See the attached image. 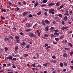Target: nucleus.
I'll return each instance as SVG.
<instances>
[{
  "instance_id": "nucleus-32",
  "label": "nucleus",
  "mask_w": 73,
  "mask_h": 73,
  "mask_svg": "<svg viewBox=\"0 0 73 73\" xmlns=\"http://www.w3.org/2000/svg\"><path fill=\"white\" fill-rule=\"evenodd\" d=\"M64 38V36H61L60 37V39H62V38Z\"/></svg>"
},
{
  "instance_id": "nucleus-14",
  "label": "nucleus",
  "mask_w": 73,
  "mask_h": 73,
  "mask_svg": "<svg viewBox=\"0 0 73 73\" xmlns=\"http://www.w3.org/2000/svg\"><path fill=\"white\" fill-rule=\"evenodd\" d=\"M21 45H22V46H24L25 45V42H21Z\"/></svg>"
},
{
  "instance_id": "nucleus-20",
  "label": "nucleus",
  "mask_w": 73,
  "mask_h": 73,
  "mask_svg": "<svg viewBox=\"0 0 73 73\" xmlns=\"http://www.w3.org/2000/svg\"><path fill=\"white\" fill-rule=\"evenodd\" d=\"M42 24L44 25H45L46 22L44 21V20H42Z\"/></svg>"
},
{
  "instance_id": "nucleus-55",
  "label": "nucleus",
  "mask_w": 73,
  "mask_h": 73,
  "mask_svg": "<svg viewBox=\"0 0 73 73\" xmlns=\"http://www.w3.org/2000/svg\"><path fill=\"white\" fill-rule=\"evenodd\" d=\"M36 54L37 55V57L38 58V57H39V55H38V53H36Z\"/></svg>"
},
{
  "instance_id": "nucleus-15",
  "label": "nucleus",
  "mask_w": 73,
  "mask_h": 73,
  "mask_svg": "<svg viewBox=\"0 0 73 73\" xmlns=\"http://www.w3.org/2000/svg\"><path fill=\"white\" fill-rule=\"evenodd\" d=\"M45 22H46V24H50L49 23V21L48 19H46L45 20Z\"/></svg>"
},
{
  "instance_id": "nucleus-4",
  "label": "nucleus",
  "mask_w": 73,
  "mask_h": 73,
  "mask_svg": "<svg viewBox=\"0 0 73 73\" xmlns=\"http://www.w3.org/2000/svg\"><path fill=\"white\" fill-rule=\"evenodd\" d=\"M26 27H31V24L29 23H27L26 24Z\"/></svg>"
},
{
  "instance_id": "nucleus-43",
  "label": "nucleus",
  "mask_w": 73,
  "mask_h": 73,
  "mask_svg": "<svg viewBox=\"0 0 73 73\" xmlns=\"http://www.w3.org/2000/svg\"><path fill=\"white\" fill-rule=\"evenodd\" d=\"M7 65L11 66V63H8L7 64Z\"/></svg>"
},
{
  "instance_id": "nucleus-60",
  "label": "nucleus",
  "mask_w": 73,
  "mask_h": 73,
  "mask_svg": "<svg viewBox=\"0 0 73 73\" xmlns=\"http://www.w3.org/2000/svg\"><path fill=\"white\" fill-rule=\"evenodd\" d=\"M45 29H46V31H47L48 30V27H46L45 28Z\"/></svg>"
},
{
  "instance_id": "nucleus-47",
  "label": "nucleus",
  "mask_w": 73,
  "mask_h": 73,
  "mask_svg": "<svg viewBox=\"0 0 73 73\" xmlns=\"http://www.w3.org/2000/svg\"><path fill=\"white\" fill-rule=\"evenodd\" d=\"M37 66V67H38V68H41V66L40 65H39L38 66Z\"/></svg>"
},
{
  "instance_id": "nucleus-64",
  "label": "nucleus",
  "mask_w": 73,
  "mask_h": 73,
  "mask_svg": "<svg viewBox=\"0 0 73 73\" xmlns=\"http://www.w3.org/2000/svg\"><path fill=\"white\" fill-rule=\"evenodd\" d=\"M56 73V70H54L53 71L52 73Z\"/></svg>"
},
{
  "instance_id": "nucleus-23",
  "label": "nucleus",
  "mask_w": 73,
  "mask_h": 73,
  "mask_svg": "<svg viewBox=\"0 0 73 73\" xmlns=\"http://www.w3.org/2000/svg\"><path fill=\"white\" fill-rule=\"evenodd\" d=\"M56 6H59L60 5V2H57L56 4Z\"/></svg>"
},
{
  "instance_id": "nucleus-18",
  "label": "nucleus",
  "mask_w": 73,
  "mask_h": 73,
  "mask_svg": "<svg viewBox=\"0 0 73 73\" xmlns=\"http://www.w3.org/2000/svg\"><path fill=\"white\" fill-rule=\"evenodd\" d=\"M54 35H56L57 36H59V33L57 32H55L54 33Z\"/></svg>"
},
{
  "instance_id": "nucleus-27",
  "label": "nucleus",
  "mask_w": 73,
  "mask_h": 73,
  "mask_svg": "<svg viewBox=\"0 0 73 73\" xmlns=\"http://www.w3.org/2000/svg\"><path fill=\"white\" fill-rule=\"evenodd\" d=\"M9 38H11V39H12V40H13V37L9 35Z\"/></svg>"
},
{
  "instance_id": "nucleus-7",
  "label": "nucleus",
  "mask_w": 73,
  "mask_h": 73,
  "mask_svg": "<svg viewBox=\"0 0 73 73\" xmlns=\"http://www.w3.org/2000/svg\"><path fill=\"white\" fill-rule=\"evenodd\" d=\"M5 41H8V42H9L10 40H9V38H8L7 37H6L4 38Z\"/></svg>"
},
{
  "instance_id": "nucleus-45",
  "label": "nucleus",
  "mask_w": 73,
  "mask_h": 73,
  "mask_svg": "<svg viewBox=\"0 0 73 73\" xmlns=\"http://www.w3.org/2000/svg\"><path fill=\"white\" fill-rule=\"evenodd\" d=\"M64 18L65 20H68V18H67V17L66 16H65Z\"/></svg>"
},
{
  "instance_id": "nucleus-63",
  "label": "nucleus",
  "mask_w": 73,
  "mask_h": 73,
  "mask_svg": "<svg viewBox=\"0 0 73 73\" xmlns=\"http://www.w3.org/2000/svg\"><path fill=\"white\" fill-rule=\"evenodd\" d=\"M7 73H13V71L9 72H8Z\"/></svg>"
},
{
  "instance_id": "nucleus-52",
  "label": "nucleus",
  "mask_w": 73,
  "mask_h": 73,
  "mask_svg": "<svg viewBox=\"0 0 73 73\" xmlns=\"http://www.w3.org/2000/svg\"><path fill=\"white\" fill-rule=\"evenodd\" d=\"M16 41H17V43H20V42L19 41V40H16Z\"/></svg>"
},
{
  "instance_id": "nucleus-17",
  "label": "nucleus",
  "mask_w": 73,
  "mask_h": 73,
  "mask_svg": "<svg viewBox=\"0 0 73 73\" xmlns=\"http://www.w3.org/2000/svg\"><path fill=\"white\" fill-rule=\"evenodd\" d=\"M19 10L20 8L18 7H17L15 9V11H19Z\"/></svg>"
},
{
  "instance_id": "nucleus-22",
  "label": "nucleus",
  "mask_w": 73,
  "mask_h": 73,
  "mask_svg": "<svg viewBox=\"0 0 73 73\" xmlns=\"http://www.w3.org/2000/svg\"><path fill=\"white\" fill-rule=\"evenodd\" d=\"M29 56V55L28 54H25L23 55V57H28Z\"/></svg>"
},
{
  "instance_id": "nucleus-10",
  "label": "nucleus",
  "mask_w": 73,
  "mask_h": 73,
  "mask_svg": "<svg viewBox=\"0 0 73 73\" xmlns=\"http://www.w3.org/2000/svg\"><path fill=\"white\" fill-rule=\"evenodd\" d=\"M68 28V27H63L61 28V29L62 30H64V29H66Z\"/></svg>"
},
{
  "instance_id": "nucleus-48",
  "label": "nucleus",
  "mask_w": 73,
  "mask_h": 73,
  "mask_svg": "<svg viewBox=\"0 0 73 73\" xmlns=\"http://www.w3.org/2000/svg\"><path fill=\"white\" fill-rule=\"evenodd\" d=\"M30 47V46L29 45H27L26 46V48H29Z\"/></svg>"
},
{
  "instance_id": "nucleus-51",
  "label": "nucleus",
  "mask_w": 73,
  "mask_h": 73,
  "mask_svg": "<svg viewBox=\"0 0 73 73\" xmlns=\"http://www.w3.org/2000/svg\"><path fill=\"white\" fill-rule=\"evenodd\" d=\"M73 54V52L72 51V52H71L70 54V55H72V54Z\"/></svg>"
},
{
  "instance_id": "nucleus-35",
  "label": "nucleus",
  "mask_w": 73,
  "mask_h": 73,
  "mask_svg": "<svg viewBox=\"0 0 73 73\" xmlns=\"http://www.w3.org/2000/svg\"><path fill=\"white\" fill-rule=\"evenodd\" d=\"M68 45L70 46V47H72L73 46V45H72V44H71V43H69Z\"/></svg>"
},
{
  "instance_id": "nucleus-29",
  "label": "nucleus",
  "mask_w": 73,
  "mask_h": 73,
  "mask_svg": "<svg viewBox=\"0 0 73 73\" xmlns=\"http://www.w3.org/2000/svg\"><path fill=\"white\" fill-rule=\"evenodd\" d=\"M5 52H7V51H8V48H7V47H5Z\"/></svg>"
},
{
  "instance_id": "nucleus-44",
  "label": "nucleus",
  "mask_w": 73,
  "mask_h": 73,
  "mask_svg": "<svg viewBox=\"0 0 73 73\" xmlns=\"http://www.w3.org/2000/svg\"><path fill=\"white\" fill-rule=\"evenodd\" d=\"M12 61H14V60H15V61H16L17 59H16V58H14L12 59Z\"/></svg>"
},
{
  "instance_id": "nucleus-31",
  "label": "nucleus",
  "mask_w": 73,
  "mask_h": 73,
  "mask_svg": "<svg viewBox=\"0 0 73 73\" xmlns=\"http://www.w3.org/2000/svg\"><path fill=\"white\" fill-rule=\"evenodd\" d=\"M35 65H36V63H34L32 65L33 67H36V66H35Z\"/></svg>"
},
{
  "instance_id": "nucleus-2",
  "label": "nucleus",
  "mask_w": 73,
  "mask_h": 73,
  "mask_svg": "<svg viewBox=\"0 0 73 73\" xmlns=\"http://www.w3.org/2000/svg\"><path fill=\"white\" fill-rule=\"evenodd\" d=\"M29 36L31 37H36V35L35 34L32 33H30L29 34Z\"/></svg>"
},
{
  "instance_id": "nucleus-21",
  "label": "nucleus",
  "mask_w": 73,
  "mask_h": 73,
  "mask_svg": "<svg viewBox=\"0 0 73 73\" xmlns=\"http://www.w3.org/2000/svg\"><path fill=\"white\" fill-rule=\"evenodd\" d=\"M42 65L43 66H48V63L43 64Z\"/></svg>"
},
{
  "instance_id": "nucleus-41",
  "label": "nucleus",
  "mask_w": 73,
  "mask_h": 73,
  "mask_svg": "<svg viewBox=\"0 0 73 73\" xmlns=\"http://www.w3.org/2000/svg\"><path fill=\"white\" fill-rule=\"evenodd\" d=\"M51 48L50 46H48L47 47H46V49H49V48Z\"/></svg>"
},
{
  "instance_id": "nucleus-25",
  "label": "nucleus",
  "mask_w": 73,
  "mask_h": 73,
  "mask_svg": "<svg viewBox=\"0 0 73 73\" xmlns=\"http://www.w3.org/2000/svg\"><path fill=\"white\" fill-rule=\"evenodd\" d=\"M64 66H68V64L66 63V62H64Z\"/></svg>"
},
{
  "instance_id": "nucleus-11",
  "label": "nucleus",
  "mask_w": 73,
  "mask_h": 73,
  "mask_svg": "<svg viewBox=\"0 0 73 73\" xmlns=\"http://www.w3.org/2000/svg\"><path fill=\"white\" fill-rule=\"evenodd\" d=\"M63 56L64 57L66 58L68 57V54L66 53H64L63 54Z\"/></svg>"
},
{
  "instance_id": "nucleus-40",
  "label": "nucleus",
  "mask_w": 73,
  "mask_h": 73,
  "mask_svg": "<svg viewBox=\"0 0 73 73\" xmlns=\"http://www.w3.org/2000/svg\"><path fill=\"white\" fill-rule=\"evenodd\" d=\"M41 12H39L38 13H37V14L38 15V16H39V15H41Z\"/></svg>"
},
{
  "instance_id": "nucleus-39",
  "label": "nucleus",
  "mask_w": 73,
  "mask_h": 73,
  "mask_svg": "<svg viewBox=\"0 0 73 73\" xmlns=\"http://www.w3.org/2000/svg\"><path fill=\"white\" fill-rule=\"evenodd\" d=\"M52 58L55 59L56 58V57L54 55L52 56Z\"/></svg>"
},
{
  "instance_id": "nucleus-54",
  "label": "nucleus",
  "mask_w": 73,
  "mask_h": 73,
  "mask_svg": "<svg viewBox=\"0 0 73 73\" xmlns=\"http://www.w3.org/2000/svg\"><path fill=\"white\" fill-rule=\"evenodd\" d=\"M53 44H57V42L54 41L53 42Z\"/></svg>"
},
{
  "instance_id": "nucleus-24",
  "label": "nucleus",
  "mask_w": 73,
  "mask_h": 73,
  "mask_svg": "<svg viewBox=\"0 0 73 73\" xmlns=\"http://www.w3.org/2000/svg\"><path fill=\"white\" fill-rule=\"evenodd\" d=\"M44 37H48V35L47 34H44Z\"/></svg>"
},
{
  "instance_id": "nucleus-50",
  "label": "nucleus",
  "mask_w": 73,
  "mask_h": 73,
  "mask_svg": "<svg viewBox=\"0 0 73 73\" xmlns=\"http://www.w3.org/2000/svg\"><path fill=\"white\" fill-rule=\"evenodd\" d=\"M12 67L13 68H14V69H15V68H16V66L15 65L13 66Z\"/></svg>"
},
{
  "instance_id": "nucleus-42",
  "label": "nucleus",
  "mask_w": 73,
  "mask_h": 73,
  "mask_svg": "<svg viewBox=\"0 0 73 73\" xmlns=\"http://www.w3.org/2000/svg\"><path fill=\"white\" fill-rule=\"evenodd\" d=\"M56 61H57L56 60H52V62H53V63H55Z\"/></svg>"
},
{
  "instance_id": "nucleus-12",
  "label": "nucleus",
  "mask_w": 73,
  "mask_h": 73,
  "mask_svg": "<svg viewBox=\"0 0 73 73\" xmlns=\"http://www.w3.org/2000/svg\"><path fill=\"white\" fill-rule=\"evenodd\" d=\"M15 40H19V38H20V37H19V36H15Z\"/></svg>"
},
{
  "instance_id": "nucleus-53",
  "label": "nucleus",
  "mask_w": 73,
  "mask_h": 73,
  "mask_svg": "<svg viewBox=\"0 0 73 73\" xmlns=\"http://www.w3.org/2000/svg\"><path fill=\"white\" fill-rule=\"evenodd\" d=\"M48 46V44H47V43H46L44 45V46L45 47H46V46Z\"/></svg>"
},
{
  "instance_id": "nucleus-1",
  "label": "nucleus",
  "mask_w": 73,
  "mask_h": 73,
  "mask_svg": "<svg viewBox=\"0 0 73 73\" xmlns=\"http://www.w3.org/2000/svg\"><path fill=\"white\" fill-rule=\"evenodd\" d=\"M49 13H52V15H54V9H50L49 10Z\"/></svg>"
},
{
  "instance_id": "nucleus-57",
  "label": "nucleus",
  "mask_w": 73,
  "mask_h": 73,
  "mask_svg": "<svg viewBox=\"0 0 73 73\" xmlns=\"http://www.w3.org/2000/svg\"><path fill=\"white\" fill-rule=\"evenodd\" d=\"M65 50H69V49L68 48H64Z\"/></svg>"
},
{
  "instance_id": "nucleus-5",
  "label": "nucleus",
  "mask_w": 73,
  "mask_h": 73,
  "mask_svg": "<svg viewBox=\"0 0 73 73\" xmlns=\"http://www.w3.org/2000/svg\"><path fill=\"white\" fill-rule=\"evenodd\" d=\"M9 57H6V58H7V59H10V60H11L13 58V56L11 55H9Z\"/></svg>"
},
{
  "instance_id": "nucleus-33",
  "label": "nucleus",
  "mask_w": 73,
  "mask_h": 73,
  "mask_svg": "<svg viewBox=\"0 0 73 73\" xmlns=\"http://www.w3.org/2000/svg\"><path fill=\"white\" fill-rule=\"evenodd\" d=\"M55 40L56 41H59V39L58 38H55Z\"/></svg>"
},
{
  "instance_id": "nucleus-16",
  "label": "nucleus",
  "mask_w": 73,
  "mask_h": 73,
  "mask_svg": "<svg viewBox=\"0 0 73 73\" xmlns=\"http://www.w3.org/2000/svg\"><path fill=\"white\" fill-rule=\"evenodd\" d=\"M18 48H19V46H15V51H16V50H17Z\"/></svg>"
},
{
  "instance_id": "nucleus-30",
  "label": "nucleus",
  "mask_w": 73,
  "mask_h": 73,
  "mask_svg": "<svg viewBox=\"0 0 73 73\" xmlns=\"http://www.w3.org/2000/svg\"><path fill=\"white\" fill-rule=\"evenodd\" d=\"M8 3L9 5H10V6L12 5V3H11V2L10 1H9Z\"/></svg>"
},
{
  "instance_id": "nucleus-34",
  "label": "nucleus",
  "mask_w": 73,
  "mask_h": 73,
  "mask_svg": "<svg viewBox=\"0 0 73 73\" xmlns=\"http://www.w3.org/2000/svg\"><path fill=\"white\" fill-rule=\"evenodd\" d=\"M62 15L61 14H60L58 15V16H59V17H62Z\"/></svg>"
},
{
  "instance_id": "nucleus-9",
  "label": "nucleus",
  "mask_w": 73,
  "mask_h": 73,
  "mask_svg": "<svg viewBox=\"0 0 73 73\" xmlns=\"http://www.w3.org/2000/svg\"><path fill=\"white\" fill-rule=\"evenodd\" d=\"M63 44H65L66 42H67V40H63L62 42Z\"/></svg>"
},
{
  "instance_id": "nucleus-36",
  "label": "nucleus",
  "mask_w": 73,
  "mask_h": 73,
  "mask_svg": "<svg viewBox=\"0 0 73 73\" xmlns=\"http://www.w3.org/2000/svg\"><path fill=\"white\" fill-rule=\"evenodd\" d=\"M28 16L29 17H33V15L32 14H30Z\"/></svg>"
},
{
  "instance_id": "nucleus-26",
  "label": "nucleus",
  "mask_w": 73,
  "mask_h": 73,
  "mask_svg": "<svg viewBox=\"0 0 73 73\" xmlns=\"http://www.w3.org/2000/svg\"><path fill=\"white\" fill-rule=\"evenodd\" d=\"M47 1H48L47 0H43L42 1V2L43 3H46Z\"/></svg>"
},
{
  "instance_id": "nucleus-46",
  "label": "nucleus",
  "mask_w": 73,
  "mask_h": 73,
  "mask_svg": "<svg viewBox=\"0 0 73 73\" xmlns=\"http://www.w3.org/2000/svg\"><path fill=\"white\" fill-rule=\"evenodd\" d=\"M26 32H29V31H31V29H27L25 30Z\"/></svg>"
},
{
  "instance_id": "nucleus-13",
  "label": "nucleus",
  "mask_w": 73,
  "mask_h": 73,
  "mask_svg": "<svg viewBox=\"0 0 73 73\" xmlns=\"http://www.w3.org/2000/svg\"><path fill=\"white\" fill-rule=\"evenodd\" d=\"M35 7H36L38 5V2H35L34 3Z\"/></svg>"
},
{
  "instance_id": "nucleus-62",
  "label": "nucleus",
  "mask_w": 73,
  "mask_h": 73,
  "mask_svg": "<svg viewBox=\"0 0 73 73\" xmlns=\"http://www.w3.org/2000/svg\"><path fill=\"white\" fill-rule=\"evenodd\" d=\"M51 37H53L54 36V35H53V34H51Z\"/></svg>"
},
{
  "instance_id": "nucleus-28",
  "label": "nucleus",
  "mask_w": 73,
  "mask_h": 73,
  "mask_svg": "<svg viewBox=\"0 0 73 73\" xmlns=\"http://www.w3.org/2000/svg\"><path fill=\"white\" fill-rule=\"evenodd\" d=\"M40 6L44 7H45L46 6V4H44L43 5H40Z\"/></svg>"
},
{
  "instance_id": "nucleus-59",
  "label": "nucleus",
  "mask_w": 73,
  "mask_h": 73,
  "mask_svg": "<svg viewBox=\"0 0 73 73\" xmlns=\"http://www.w3.org/2000/svg\"><path fill=\"white\" fill-rule=\"evenodd\" d=\"M70 15H71L72 13H73V11H71L70 12Z\"/></svg>"
},
{
  "instance_id": "nucleus-37",
  "label": "nucleus",
  "mask_w": 73,
  "mask_h": 73,
  "mask_svg": "<svg viewBox=\"0 0 73 73\" xmlns=\"http://www.w3.org/2000/svg\"><path fill=\"white\" fill-rule=\"evenodd\" d=\"M20 34L21 35H22V36H24V33L22 32H21L20 33Z\"/></svg>"
},
{
  "instance_id": "nucleus-61",
  "label": "nucleus",
  "mask_w": 73,
  "mask_h": 73,
  "mask_svg": "<svg viewBox=\"0 0 73 73\" xmlns=\"http://www.w3.org/2000/svg\"><path fill=\"white\" fill-rule=\"evenodd\" d=\"M54 29V28L53 27H52L50 28V29L53 30V29Z\"/></svg>"
},
{
  "instance_id": "nucleus-3",
  "label": "nucleus",
  "mask_w": 73,
  "mask_h": 73,
  "mask_svg": "<svg viewBox=\"0 0 73 73\" xmlns=\"http://www.w3.org/2000/svg\"><path fill=\"white\" fill-rule=\"evenodd\" d=\"M28 12L27 11L23 13L22 15L23 16H27L28 15Z\"/></svg>"
},
{
  "instance_id": "nucleus-49",
  "label": "nucleus",
  "mask_w": 73,
  "mask_h": 73,
  "mask_svg": "<svg viewBox=\"0 0 73 73\" xmlns=\"http://www.w3.org/2000/svg\"><path fill=\"white\" fill-rule=\"evenodd\" d=\"M1 18L2 19H3V20H5V18H4L2 16L1 17Z\"/></svg>"
},
{
  "instance_id": "nucleus-58",
  "label": "nucleus",
  "mask_w": 73,
  "mask_h": 73,
  "mask_svg": "<svg viewBox=\"0 0 73 73\" xmlns=\"http://www.w3.org/2000/svg\"><path fill=\"white\" fill-rule=\"evenodd\" d=\"M63 6L62 5H61L60 7V9H61L63 7Z\"/></svg>"
},
{
  "instance_id": "nucleus-6",
  "label": "nucleus",
  "mask_w": 73,
  "mask_h": 73,
  "mask_svg": "<svg viewBox=\"0 0 73 73\" xmlns=\"http://www.w3.org/2000/svg\"><path fill=\"white\" fill-rule=\"evenodd\" d=\"M36 33L38 34V36H39V37H40V36H41V34L40 33V31H38V30H37L36 31Z\"/></svg>"
},
{
  "instance_id": "nucleus-19",
  "label": "nucleus",
  "mask_w": 73,
  "mask_h": 73,
  "mask_svg": "<svg viewBox=\"0 0 73 73\" xmlns=\"http://www.w3.org/2000/svg\"><path fill=\"white\" fill-rule=\"evenodd\" d=\"M60 67H63V66L64 65V64L62 62H60Z\"/></svg>"
},
{
  "instance_id": "nucleus-38",
  "label": "nucleus",
  "mask_w": 73,
  "mask_h": 73,
  "mask_svg": "<svg viewBox=\"0 0 73 73\" xmlns=\"http://www.w3.org/2000/svg\"><path fill=\"white\" fill-rule=\"evenodd\" d=\"M66 13H68V9H66L65 10Z\"/></svg>"
},
{
  "instance_id": "nucleus-56",
  "label": "nucleus",
  "mask_w": 73,
  "mask_h": 73,
  "mask_svg": "<svg viewBox=\"0 0 73 73\" xmlns=\"http://www.w3.org/2000/svg\"><path fill=\"white\" fill-rule=\"evenodd\" d=\"M62 23L63 25H64L65 24V23H64V21H62Z\"/></svg>"
},
{
  "instance_id": "nucleus-8",
  "label": "nucleus",
  "mask_w": 73,
  "mask_h": 73,
  "mask_svg": "<svg viewBox=\"0 0 73 73\" xmlns=\"http://www.w3.org/2000/svg\"><path fill=\"white\" fill-rule=\"evenodd\" d=\"M53 5H54V3H52L48 4L49 7H50V6H53Z\"/></svg>"
}]
</instances>
